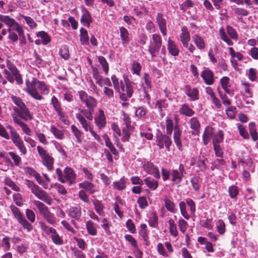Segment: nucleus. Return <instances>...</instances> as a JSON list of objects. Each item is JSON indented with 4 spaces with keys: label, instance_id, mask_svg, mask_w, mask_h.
<instances>
[{
    "label": "nucleus",
    "instance_id": "f257e3e1",
    "mask_svg": "<svg viewBox=\"0 0 258 258\" xmlns=\"http://www.w3.org/2000/svg\"><path fill=\"white\" fill-rule=\"evenodd\" d=\"M26 91L33 99L37 100H41L43 97L38 92L43 95H48L50 92L49 87L43 81H40L35 78H32V80L27 79L26 80Z\"/></svg>",
    "mask_w": 258,
    "mask_h": 258
},
{
    "label": "nucleus",
    "instance_id": "f03ea898",
    "mask_svg": "<svg viewBox=\"0 0 258 258\" xmlns=\"http://www.w3.org/2000/svg\"><path fill=\"white\" fill-rule=\"evenodd\" d=\"M0 21L4 23L8 27V38L13 42L17 41L18 36L24 37L23 26L9 16L0 15Z\"/></svg>",
    "mask_w": 258,
    "mask_h": 258
},
{
    "label": "nucleus",
    "instance_id": "7ed1b4c3",
    "mask_svg": "<svg viewBox=\"0 0 258 258\" xmlns=\"http://www.w3.org/2000/svg\"><path fill=\"white\" fill-rule=\"evenodd\" d=\"M55 173L58 180L62 183H67L71 185L77 182V174L71 167H66L63 171L57 168L55 170Z\"/></svg>",
    "mask_w": 258,
    "mask_h": 258
},
{
    "label": "nucleus",
    "instance_id": "20e7f679",
    "mask_svg": "<svg viewBox=\"0 0 258 258\" xmlns=\"http://www.w3.org/2000/svg\"><path fill=\"white\" fill-rule=\"evenodd\" d=\"M25 184L31 190V192L39 200L44 201L48 205H51L52 200L46 191L40 188L38 185L35 184L30 180H25Z\"/></svg>",
    "mask_w": 258,
    "mask_h": 258
},
{
    "label": "nucleus",
    "instance_id": "39448f33",
    "mask_svg": "<svg viewBox=\"0 0 258 258\" xmlns=\"http://www.w3.org/2000/svg\"><path fill=\"white\" fill-rule=\"evenodd\" d=\"M39 225L42 231L46 235L50 236L52 241L55 244L61 245L63 244V239L54 228L49 227L43 221H40Z\"/></svg>",
    "mask_w": 258,
    "mask_h": 258
},
{
    "label": "nucleus",
    "instance_id": "423d86ee",
    "mask_svg": "<svg viewBox=\"0 0 258 258\" xmlns=\"http://www.w3.org/2000/svg\"><path fill=\"white\" fill-rule=\"evenodd\" d=\"M162 47V39L157 34H153L148 45V51L152 58H154Z\"/></svg>",
    "mask_w": 258,
    "mask_h": 258
},
{
    "label": "nucleus",
    "instance_id": "0eeeda50",
    "mask_svg": "<svg viewBox=\"0 0 258 258\" xmlns=\"http://www.w3.org/2000/svg\"><path fill=\"white\" fill-rule=\"evenodd\" d=\"M76 117L80 122L82 127L86 132H89L94 139L100 143L101 141V138L94 130V126L91 121H87L84 117L80 113L76 114Z\"/></svg>",
    "mask_w": 258,
    "mask_h": 258
},
{
    "label": "nucleus",
    "instance_id": "6e6552de",
    "mask_svg": "<svg viewBox=\"0 0 258 258\" xmlns=\"http://www.w3.org/2000/svg\"><path fill=\"white\" fill-rule=\"evenodd\" d=\"M8 128L10 130L11 138L14 145L18 148L21 155H26L27 150L19 134L12 126L9 125Z\"/></svg>",
    "mask_w": 258,
    "mask_h": 258
},
{
    "label": "nucleus",
    "instance_id": "1a4fd4ad",
    "mask_svg": "<svg viewBox=\"0 0 258 258\" xmlns=\"http://www.w3.org/2000/svg\"><path fill=\"white\" fill-rule=\"evenodd\" d=\"M38 154L42 160V164L48 171H51L53 169L54 159L50 156L44 148L40 146L37 147Z\"/></svg>",
    "mask_w": 258,
    "mask_h": 258
},
{
    "label": "nucleus",
    "instance_id": "9d476101",
    "mask_svg": "<svg viewBox=\"0 0 258 258\" xmlns=\"http://www.w3.org/2000/svg\"><path fill=\"white\" fill-rule=\"evenodd\" d=\"M12 212L17 221L22 227L26 229L28 232L31 231L33 229V226L27 221L24 215L21 213L20 210L17 207L13 206L11 207Z\"/></svg>",
    "mask_w": 258,
    "mask_h": 258
},
{
    "label": "nucleus",
    "instance_id": "9b49d317",
    "mask_svg": "<svg viewBox=\"0 0 258 258\" xmlns=\"http://www.w3.org/2000/svg\"><path fill=\"white\" fill-rule=\"evenodd\" d=\"M80 99L89 110H94L97 106V100L91 96L89 95L85 91H78Z\"/></svg>",
    "mask_w": 258,
    "mask_h": 258
},
{
    "label": "nucleus",
    "instance_id": "f8f14e48",
    "mask_svg": "<svg viewBox=\"0 0 258 258\" xmlns=\"http://www.w3.org/2000/svg\"><path fill=\"white\" fill-rule=\"evenodd\" d=\"M94 122L99 130H102L106 126L107 120L104 111L99 109L94 115Z\"/></svg>",
    "mask_w": 258,
    "mask_h": 258
},
{
    "label": "nucleus",
    "instance_id": "ddd939ff",
    "mask_svg": "<svg viewBox=\"0 0 258 258\" xmlns=\"http://www.w3.org/2000/svg\"><path fill=\"white\" fill-rule=\"evenodd\" d=\"M180 38L183 46L187 48L190 52L192 53L194 50L192 45L191 43H188L190 40V35L187 27L185 26H183L181 28V33L180 35Z\"/></svg>",
    "mask_w": 258,
    "mask_h": 258
},
{
    "label": "nucleus",
    "instance_id": "4468645a",
    "mask_svg": "<svg viewBox=\"0 0 258 258\" xmlns=\"http://www.w3.org/2000/svg\"><path fill=\"white\" fill-rule=\"evenodd\" d=\"M144 170L149 174L153 175L156 179L160 178V174L158 168L153 163L146 161L142 164Z\"/></svg>",
    "mask_w": 258,
    "mask_h": 258
},
{
    "label": "nucleus",
    "instance_id": "2eb2a0df",
    "mask_svg": "<svg viewBox=\"0 0 258 258\" xmlns=\"http://www.w3.org/2000/svg\"><path fill=\"white\" fill-rule=\"evenodd\" d=\"M156 138L157 144L160 149H163L165 147L168 151L170 150L171 140L168 136L160 134L157 135Z\"/></svg>",
    "mask_w": 258,
    "mask_h": 258
},
{
    "label": "nucleus",
    "instance_id": "dca6fc26",
    "mask_svg": "<svg viewBox=\"0 0 258 258\" xmlns=\"http://www.w3.org/2000/svg\"><path fill=\"white\" fill-rule=\"evenodd\" d=\"M14 110L19 115V116L21 119L25 121H29L33 118V114L29 111L26 105L20 109L17 107H15L14 108Z\"/></svg>",
    "mask_w": 258,
    "mask_h": 258
},
{
    "label": "nucleus",
    "instance_id": "f3484780",
    "mask_svg": "<svg viewBox=\"0 0 258 258\" xmlns=\"http://www.w3.org/2000/svg\"><path fill=\"white\" fill-rule=\"evenodd\" d=\"M93 78L95 80V83L100 87H102L103 85L112 86L110 79L108 78H103L96 69H93Z\"/></svg>",
    "mask_w": 258,
    "mask_h": 258
},
{
    "label": "nucleus",
    "instance_id": "a211bd4d",
    "mask_svg": "<svg viewBox=\"0 0 258 258\" xmlns=\"http://www.w3.org/2000/svg\"><path fill=\"white\" fill-rule=\"evenodd\" d=\"M230 55V62L234 69H236L238 66L237 60L241 61L243 58V55L239 52L235 51L232 47L228 48Z\"/></svg>",
    "mask_w": 258,
    "mask_h": 258
},
{
    "label": "nucleus",
    "instance_id": "6ab92c4d",
    "mask_svg": "<svg viewBox=\"0 0 258 258\" xmlns=\"http://www.w3.org/2000/svg\"><path fill=\"white\" fill-rule=\"evenodd\" d=\"M36 36L39 38V39H36L35 41V43L38 45L40 44L46 45L51 40L50 35L44 31H41L37 32Z\"/></svg>",
    "mask_w": 258,
    "mask_h": 258
},
{
    "label": "nucleus",
    "instance_id": "aec40b11",
    "mask_svg": "<svg viewBox=\"0 0 258 258\" xmlns=\"http://www.w3.org/2000/svg\"><path fill=\"white\" fill-rule=\"evenodd\" d=\"M184 167L182 164H180L178 169H174L171 172V181L175 184L180 183L183 176V172Z\"/></svg>",
    "mask_w": 258,
    "mask_h": 258
},
{
    "label": "nucleus",
    "instance_id": "412c9836",
    "mask_svg": "<svg viewBox=\"0 0 258 258\" xmlns=\"http://www.w3.org/2000/svg\"><path fill=\"white\" fill-rule=\"evenodd\" d=\"M204 82L208 85H212L215 82L214 73L209 69H205L201 74Z\"/></svg>",
    "mask_w": 258,
    "mask_h": 258
},
{
    "label": "nucleus",
    "instance_id": "4be33fe9",
    "mask_svg": "<svg viewBox=\"0 0 258 258\" xmlns=\"http://www.w3.org/2000/svg\"><path fill=\"white\" fill-rule=\"evenodd\" d=\"M156 22L161 33L163 36L167 34L166 20L161 13H158L156 17Z\"/></svg>",
    "mask_w": 258,
    "mask_h": 258
},
{
    "label": "nucleus",
    "instance_id": "5701e85b",
    "mask_svg": "<svg viewBox=\"0 0 258 258\" xmlns=\"http://www.w3.org/2000/svg\"><path fill=\"white\" fill-rule=\"evenodd\" d=\"M79 186L80 188L84 189L90 194H94L98 191L95 185L87 180H85L80 183Z\"/></svg>",
    "mask_w": 258,
    "mask_h": 258
},
{
    "label": "nucleus",
    "instance_id": "b1692460",
    "mask_svg": "<svg viewBox=\"0 0 258 258\" xmlns=\"http://www.w3.org/2000/svg\"><path fill=\"white\" fill-rule=\"evenodd\" d=\"M230 81V80L229 77L224 76L220 79V82L221 86L225 92L228 94L232 96L233 95V92L230 88L231 87V83Z\"/></svg>",
    "mask_w": 258,
    "mask_h": 258
},
{
    "label": "nucleus",
    "instance_id": "393cba45",
    "mask_svg": "<svg viewBox=\"0 0 258 258\" xmlns=\"http://www.w3.org/2000/svg\"><path fill=\"white\" fill-rule=\"evenodd\" d=\"M127 180H128L126 177L122 176L119 180L115 181L113 182V188L115 190L119 191L123 190L126 187Z\"/></svg>",
    "mask_w": 258,
    "mask_h": 258
},
{
    "label": "nucleus",
    "instance_id": "a878e982",
    "mask_svg": "<svg viewBox=\"0 0 258 258\" xmlns=\"http://www.w3.org/2000/svg\"><path fill=\"white\" fill-rule=\"evenodd\" d=\"M151 176H148L144 179V182L147 187L152 190H155L158 187L159 183L157 180Z\"/></svg>",
    "mask_w": 258,
    "mask_h": 258
},
{
    "label": "nucleus",
    "instance_id": "bb28decb",
    "mask_svg": "<svg viewBox=\"0 0 258 258\" xmlns=\"http://www.w3.org/2000/svg\"><path fill=\"white\" fill-rule=\"evenodd\" d=\"M111 79L113 84L114 88L116 91L119 93H121V91L124 92L125 91V86L122 81H119L115 75H112Z\"/></svg>",
    "mask_w": 258,
    "mask_h": 258
},
{
    "label": "nucleus",
    "instance_id": "cd10ccee",
    "mask_svg": "<svg viewBox=\"0 0 258 258\" xmlns=\"http://www.w3.org/2000/svg\"><path fill=\"white\" fill-rule=\"evenodd\" d=\"M81 215V209L80 207H71L68 210V215L76 220L80 219Z\"/></svg>",
    "mask_w": 258,
    "mask_h": 258
},
{
    "label": "nucleus",
    "instance_id": "c85d7f7f",
    "mask_svg": "<svg viewBox=\"0 0 258 258\" xmlns=\"http://www.w3.org/2000/svg\"><path fill=\"white\" fill-rule=\"evenodd\" d=\"M167 49L169 53L173 56H176L179 54V48L170 38H169L168 40Z\"/></svg>",
    "mask_w": 258,
    "mask_h": 258
},
{
    "label": "nucleus",
    "instance_id": "c756f323",
    "mask_svg": "<svg viewBox=\"0 0 258 258\" xmlns=\"http://www.w3.org/2000/svg\"><path fill=\"white\" fill-rule=\"evenodd\" d=\"M120 31V37L121 40L122 45L125 46L129 43V33L126 28L123 27H121L119 29Z\"/></svg>",
    "mask_w": 258,
    "mask_h": 258
},
{
    "label": "nucleus",
    "instance_id": "7c9ffc66",
    "mask_svg": "<svg viewBox=\"0 0 258 258\" xmlns=\"http://www.w3.org/2000/svg\"><path fill=\"white\" fill-rule=\"evenodd\" d=\"M80 41L81 44L88 45L89 44V37L86 29L82 27L80 30Z\"/></svg>",
    "mask_w": 258,
    "mask_h": 258
},
{
    "label": "nucleus",
    "instance_id": "2f4dec72",
    "mask_svg": "<svg viewBox=\"0 0 258 258\" xmlns=\"http://www.w3.org/2000/svg\"><path fill=\"white\" fill-rule=\"evenodd\" d=\"M86 228L88 233L91 236H96L97 234V230L96 224L91 220L86 223Z\"/></svg>",
    "mask_w": 258,
    "mask_h": 258
},
{
    "label": "nucleus",
    "instance_id": "473e14b6",
    "mask_svg": "<svg viewBox=\"0 0 258 258\" xmlns=\"http://www.w3.org/2000/svg\"><path fill=\"white\" fill-rule=\"evenodd\" d=\"M41 215L46 219L50 224H54L55 222V218L53 214L51 213L47 208L45 211L42 212Z\"/></svg>",
    "mask_w": 258,
    "mask_h": 258
},
{
    "label": "nucleus",
    "instance_id": "72a5a7b5",
    "mask_svg": "<svg viewBox=\"0 0 258 258\" xmlns=\"http://www.w3.org/2000/svg\"><path fill=\"white\" fill-rule=\"evenodd\" d=\"M180 136L181 132L179 128L177 125H175L174 130L173 138L174 142L179 149H180L181 147Z\"/></svg>",
    "mask_w": 258,
    "mask_h": 258
},
{
    "label": "nucleus",
    "instance_id": "f704fd0d",
    "mask_svg": "<svg viewBox=\"0 0 258 258\" xmlns=\"http://www.w3.org/2000/svg\"><path fill=\"white\" fill-rule=\"evenodd\" d=\"M101 227L104 230L107 235L111 234L110 227L112 226L111 221H109L107 218L102 219L101 221Z\"/></svg>",
    "mask_w": 258,
    "mask_h": 258
},
{
    "label": "nucleus",
    "instance_id": "c9c22d12",
    "mask_svg": "<svg viewBox=\"0 0 258 258\" xmlns=\"http://www.w3.org/2000/svg\"><path fill=\"white\" fill-rule=\"evenodd\" d=\"M164 202L165 207L168 211L172 213H175L176 212L177 209L176 206L171 200L168 198H165L164 199Z\"/></svg>",
    "mask_w": 258,
    "mask_h": 258
},
{
    "label": "nucleus",
    "instance_id": "e433bc0d",
    "mask_svg": "<svg viewBox=\"0 0 258 258\" xmlns=\"http://www.w3.org/2000/svg\"><path fill=\"white\" fill-rule=\"evenodd\" d=\"M168 224L169 226V232L170 234L174 237H176L178 236V231L177 230L176 224L175 223L174 219L170 218L168 220Z\"/></svg>",
    "mask_w": 258,
    "mask_h": 258
},
{
    "label": "nucleus",
    "instance_id": "4c0bfd02",
    "mask_svg": "<svg viewBox=\"0 0 258 258\" xmlns=\"http://www.w3.org/2000/svg\"><path fill=\"white\" fill-rule=\"evenodd\" d=\"M83 15L81 17V21L84 24H87L88 26L92 22L91 16L89 12L86 9L83 11Z\"/></svg>",
    "mask_w": 258,
    "mask_h": 258
},
{
    "label": "nucleus",
    "instance_id": "58836bf2",
    "mask_svg": "<svg viewBox=\"0 0 258 258\" xmlns=\"http://www.w3.org/2000/svg\"><path fill=\"white\" fill-rule=\"evenodd\" d=\"M93 205L94 206V209L97 213L99 216H102L104 214V209L105 208V207L103 204L99 201L95 200L93 202Z\"/></svg>",
    "mask_w": 258,
    "mask_h": 258
},
{
    "label": "nucleus",
    "instance_id": "ea45409f",
    "mask_svg": "<svg viewBox=\"0 0 258 258\" xmlns=\"http://www.w3.org/2000/svg\"><path fill=\"white\" fill-rule=\"evenodd\" d=\"M249 130L253 141H257L258 140V134L256 132V125L254 122H250L249 123Z\"/></svg>",
    "mask_w": 258,
    "mask_h": 258
},
{
    "label": "nucleus",
    "instance_id": "a19ab883",
    "mask_svg": "<svg viewBox=\"0 0 258 258\" xmlns=\"http://www.w3.org/2000/svg\"><path fill=\"white\" fill-rule=\"evenodd\" d=\"M223 140V133L222 131H219L218 133L215 135L213 139V146H220V143Z\"/></svg>",
    "mask_w": 258,
    "mask_h": 258
},
{
    "label": "nucleus",
    "instance_id": "79ce46f5",
    "mask_svg": "<svg viewBox=\"0 0 258 258\" xmlns=\"http://www.w3.org/2000/svg\"><path fill=\"white\" fill-rule=\"evenodd\" d=\"M156 106L159 109L160 115L161 116L164 115V114L163 112V109H166L168 107V104L166 102V100L165 99L157 100L156 103Z\"/></svg>",
    "mask_w": 258,
    "mask_h": 258
},
{
    "label": "nucleus",
    "instance_id": "37998d69",
    "mask_svg": "<svg viewBox=\"0 0 258 258\" xmlns=\"http://www.w3.org/2000/svg\"><path fill=\"white\" fill-rule=\"evenodd\" d=\"M59 54L60 57L65 60H67L70 58L69 49L68 46L62 45L59 50Z\"/></svg>",
    "mask_w": 258,
    "mask_h": 258
},
{
    "label": "nucleus",
    "instance_id": "c03bdc74",
    "mask_svg": "<svg viewBox=\"0 0 258 258\" xmlns=\"http://www.w3.org/2000/svg\"><path fill=\"white\" fill-rule=\"evenodd\" d=\"M98 60L101 64L105 74L107 75L109 72V65L106 59L104 57L102 56H99L98 57Z\"/></svg>",
    "mask_w": 258,
    "mask_h": 258
},
{
    "label": "nucleus",
    "instance_id": "a18cd8bd",
    "mask_svg": "<svg viewBox=\"0 0 258 258\" xmlns=\"http://www.w3.org/2000/svg\"><path fill=\"white\" fill-rule=\"evenodd\" d=\"M71 130L75 138L77 139V142L81 143V137L83 133L74 124L71 126Z\"/></svg>",
    "mask_w": 258,
    "mask_h": 258
},
{
    "label": "nucleus",
    "instance_id": "49530a36",
    "mask_svg": "<svg viewBox=\"0 0 258 258\" xmlns=\"http://www.w3.org/2000/svg\"><path fill=\"white\" fill-rule=\"evenodd\" d=\"M51 188H54L57 192L61 195L64 196L67 194V191L64 186L58 183H53L50 184Z\"/></svg>",
    "mask_w": 258,
    "mask_h": 258
},
{
    "label": "nucleus",
    "instance_id": "de8ad7c7",
    "mask_svg": "<svg viewBox=\"0 0 258 258\" xmlns=\"http://www.w3.org/2000/svg\"><path fill=\"white\" fill-rule=\"evenodd\" d=\"M179 112L182 114L188 116H192V114L194 113L192 109L187 104H184L182 105L181 107L179 109Z\"/></svg>",
    "mask_w": 258,
    "mask_h": 258
},
{
    "label": "nucleus",
    "instance_id": "09e8293b",
    "mask_svg": "<svg viewBox=\"0 0 258 258\" xmlns=\"http://www.w3.org/2000/svg\"><path fill=\"white\" fill-rule=\"evenodd\" d=\"M124 82L126 86L124 92H126L128 97H132L133 93V83L127 78H124Z\"/></svg>",
    "mask_w": 258,
    "mask_h": 258
},
{
    "label": "nucleus",
    "instance_id": "8fccbe9b",
    "mask_svg": "<svg viewBox=\"0 0 258 258\" xmlns=\"http://www.w3.org/2000/svg\"><path fill=\"white\" fill-rule=\"evenodd\" d=\"M50 131L53 134L54 137L58 139L61 140L64 137V134L62 131L58 130L54 125L50 126Z\"/></svg>",
    "mask_w": 258,
    "mask_h": 258
},
{
    "label": "nucleus",
    "instance_id": "3c124183",
    "mask_svg": "<svg viewBox=\"0 0 258 258\" xmlns=\"http://www.w3.org/2000/svg\"><path fill=\"white\" fill-rule=\"evenodd\" d=\"M149 225L153 228H156L158 225V218L157 214L153 213L151 214L148 220Z\"/></svg>",
    "mask_w": 258,
    "mask_h": 258
},
{
    "label": "nucleus",
    "instance_id": "603ef678",
    "mask_svg": "<svg viewBox=\"0 0 258 258\" xmlns=\"http://www.w3.org/2000/svg\"><path fill=\"white\" fill-rule=\"evenodd\" d=\"M142 67L141 64L136 61H134L132 64V71L133 74L140 76L141 74Z\"/></svg>",
    "mask_w": 258,
    "mask_h": 258
},
{
    "label": "nucleus",
    "instance_id": "864d4df0",
    "mask_svg": "<svg viewBox=\"0 0 258 258\" xmlns=\"http://www.w3.org/2000/svg\"><path fill=\"white\" fill-rule=\"evenodd\" d=\"M139 234L145 240L148 238V231L147 225L145 223L141 224L139 229Z\"/></svg>",
    "mask_w": 258,
    "mask_h": 258
},
{
    "label": "nucleus",
    "instance_id": "5fc2aeb1",
    "mask_svg": "<svg viewBox=\"0 0 258 258\" xmlns=\"http://www.w3.org/2000/svg\"><path fill=\"white\" fill-rule=\"evenodd\" d=\"M12 102L18 107L19 109L24 107L26 105L23 100L19 97L12 95L11 96Z\"/></svg>",
    "mask_w": 258,
    "mask_h": 258
},
{
    "label": "nucleus",
    "instance_id": "6e6d98bb",
    "mask_svg": "<svg viewBox=\"0 0 258 258\" xmlns=\"http://www.w3.org/2000/svg\"><path fill=\"white\" fill-rule=\"evenodd\" d=\"M93 110L81 109L80 110V114H82L84 118L89 121L93 119V116L92 115L91 111Z\"/></svg>",
    "mask_w": 258,
    "mask_h": 258
},
{
    "label": "nucleus",
    "instance_id": "4d7b16f0",
    "mask_svg": "<svg viewBox=\"0 0 258 258\" xmlns=\"http://www.w3.org/2000/svg\"><path fill=\"white\" fill-rule=\"evenodd\" d=\"M105 145L109 149L111 153L114 155H117L118 154V152L116 149L113 146L110 140L107 137L105 138Z\"/></svg>",
    "mask_w": 258,
    "mask_h": 258
},
{
    "label": "nucleus",
    "instance_id": "13d9d810",
    "mask_svg": "<svg viewBox=\"0 0 258 258\" xmlns=\"http://www.w3.org/2000/svg\"><path fill=\"white\" fill-rule=\"evenodd\" d=\"M20 17L24 19L26 23L30 28L34 29L36 28L37 24L32 18L23 15H20Z\"/></svg>",
    "mask_w": 258,
    "mask_h": 258
},
{
    "label": "nucleus",
    "instance_id": "bf43d9fd",
    "mask_svg": "<svg viewBox=\"0 0 258 258\" xmlns=\"http://www.w3.org/2000/svg\"><path fill=\"white\" fill-rule=\"evenodd\" d=\"M216 229L220 234H223L225 232V224L222 220H219L216 223Z\"/></svg>",
    "mask_w": 258,
    "mask_h": 258
},
{
    "label": "nucleus",
    "instance_id": "052dcab7",
    "mask_svg": "<svg viewBox=\"0 0 258 258\" xmlns=\"http://www.w3.org/2000/svg\"><path fill=\"white\" fill-rule=\"evenodd\" d=\"M237 127L238 128V131L239 132L240 135L244 138V139H248L249 137V135L247 131L246 130L244 125L237 123L236 124Z\"/></svg>",
    "mask_w": 258,
    "mask_h": 258
},
{
    "label": "nucleus",
    "instance_id": "680f3d73",
    "mask_svg": "<svg viewBox=\"0 0 258 258\" xmlns=\"http://www.w3.org/2000/svg\"><path fill=\"white\" fill-rule=\"evenodd\" d=\"M51 103L56 112L62 109L58 100L55 96L51 97Z\"/></svg>",
    "mask_w": 258,
    "mask_h": 258
},
{
    "label": "nucleus",
    "instance_id": "e2e57ef3",
    "mask_svg": "<svg viewBox=\"0 0 258 258\" xmlns=\"http://www.w3.org/2000/svg\"><path fill=\"white\" fill-rule=\"evenodd\" d=\"M25 214L27 218L30 222L34 223L35 222L36 216L35 213L32 210L27 209Z\"/></svg>",
    "mask_w": 258,
    "mask_h": 258
},
{
    "label": "nucleus",
    "instance_id": "0e129e2a",
    "mask_svg": "<svg viewBox=\"0 0 258 258\" xmlns=\"http://www.w3.org/2000/svg\"><path fill=\"white\" fill-rule=\"evenodd\" d=\"M7 67L13 75L16 74L19 72L18 70L15 65L10 60L7 59L6 61Z\"/></svg>",
    "mask_w": 258,
    "mask_h": 258
},
{
    "label": "nucleus",
    "instance_id": "69168bd1",
    "mask_svg": "<svg viewBox=\"0 0 258 258\" xmlns=\"http://www.w3.org/2000/svg\"><path fill=\"white\" fill-rule=\"evenodd\" d=\"M137 203L142 209H145L148 206V202L145 197H139L137 200Z\"/></svg>",
    "mask_w": 258,
    "mask_h": 258
},
{
    "label": "nucleus",
    "instance_id": "338daca9",
    "mask_svg": "<svg viewBox=\"0 0 258 258\" xmlns=\"http://www.w3.org/2000/svg\"><path fill=\"white\" fill-rule=\"evenodd\" d=\"M228 192L231 198L234 199L236 198V196L238 194L239 191L238 187L236 186L232 185L229 187Z\"/></svg>",
    "mask_w": 258,
    "mask_h": 258
},
{
    "label": "nucleus",
    "instance_id": "774afa93",
    "mask_svg": "<svg viewBox=\"0 0 258 258\" xmlns=\"http://www.w3.org/2000/svg\"><path fill=\"white\" fill-rule=\"evenodd\" d=\"M236 107L233 106H230L226 110L227 116L231 119L234 118L236 115Z\"/></svg>",
    "mask_w": 258,
    "mask_h": 258
}]
</instances>
